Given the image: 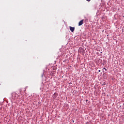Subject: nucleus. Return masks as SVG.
I'll use <instances>...</instances> for the list:
<instances>
[{"mask_svg": "<svg viewBox=\"0 0 124 124\" xmlns=\"http://www.w3.org/2000/svg\"><path fill=\"white\" fill-rule=\"evenodd\" d=\"M69 29H70V31H71L72 32H73L74 31H75V27H72L71 26H70Z\"/></svg>", "mask_w": 124, "mask_h": 124, "instance_id": "nucleus-1", "label": "nucleus"}, {"mask_svg": "<svg viewBox=\"0 0 124 124\" xmlns=\"http://www.w3.org/2000/svg\"><path fill=\"white\" fill-rule=\"evenodd\" d=\"M84 20H81L79 23H78V26H82L83 24H84Z\"/></svg>", "mask_w": 124, "mask_h": 124, "instance_id": "nucleus-2", "label": "nucleus"}, {"mask_svg": "<svg viewBox=\"0 0 124 124\" xmlns=\"http://www.w3.org/2000/svg\"><path fill=\"white\" fill-rule=\"evenodd\" d=\"M103 69L105 70V71H106L107 70V69H106V68H104Z\"/></svg>", "mask_w": 124, "mask_h": 124, "instance_id": "nucleus-3", "label": "nucleus"}, {"mask_svg": "<svg viewBox=\"0 0 124 124\" xmlns=\"http://www.w3.org/2000/svg\"><path fill=\"white\" fill-rule=\"evenodd\" d=\"M87 1H91V0H86Z\"/></svg>", "mask_w": 124, "mask_h": 124, "instance_id": "nucleus-4", "label": "nucleus"}, {"mask_svg": "<svg viewBox=\"0 0 124 124\" xmlns=\"http://www.w3.org/2000/svg\"><path fill=\"white\" fill-rule=\"evenodd\" d=\"M101 72L100 70H99L98 72Z\"/></svg>", "mask_w": 124, "mask_h": 124, "instance_id": "nucleus-5", "label": "nucleus"}]
</instances>
